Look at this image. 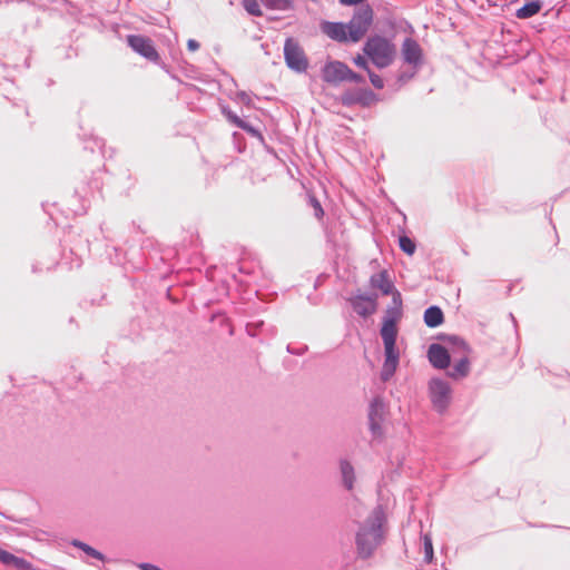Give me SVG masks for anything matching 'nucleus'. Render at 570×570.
Wrapping results in <instances>:
<instances>
[{
    "label": "nucleus",
    "instance_id": "7",
    "mask_svg": "<svg viewBox=\"0 0 570 570\" xmlns=\"http://www.w3.org/2000/svg\"><path fill=\"white\" fill-rule=\"evenodd\" d=\"M450 386L442 380H432L430 382V394L434 407L442 412L450 401Z\"/></svg>",
    "mask_w": 570,
    "mask_h": 570
},
{
    "label": "nucleus",
    "instance_id": "12",
    "mask_svg": "<svg viewBox=\"0 0 570 570\" xmlns=\"http://www.w3.org/2000/svg\"><path fill=\"white\" fill-rule=\"evenodd\" d=\"M370 286L372 289H377L382 295H390L396 288L394 287L393 279L387 269H382L370 277Z\"/></svg>",
    "mask_w": 570,
    "mask_h": 570
},
{
    "label": "nucleus",
    "instance_id": "10",
    "mask_svg": "<svg viewBox=\"0 0 570 570\" xmlns=\"http://www.w3.org/2000/svg\"><path fill=\"white\" fill-rule=\"evenodd\" d=\"M401 55L405 63L417 67L422 62V48L413 38H405L401 46Z\"/></svg>",
    "mask_w": 570,
    "mask_h": 570
},
{
    "label": "nucleus",
    "instance_id": "2",
    "mask_svg": "<svg viewBox=\"0 0 570 570\" xmlns=\"http://www.w3.org/2000/svg\"><path fill=\"white\" fill-rule=\"evenodd\" d=\"M363 53L376 68L384 69L394 63L397 49L392 39L373 35L364 42Z\"/></svg>",
    "mask_w": 570,
    "mask_h": 570
},
{
    "label": "nucleus",
    "instance_id": "22",
    "mask_svg": "<svg viewBox=\"0 0 570 570\" xmlns=\"http://www.w3.org/2000/svg\"><path fill=\"white\" fill-rule=\"evenodd\" d=\"M225 115L227 119L238 128H242L250 132L252 135H257V131L254 128H252L248 124H246L244 120H242L237 115L233 114L232 111H226Z\"/></svg>",
    "mask_w": 570,
    "mask_h": 570
},
{
    "label": "nucleus",
    "instance_id": "13",
    "mask_svg": "<svg viewBox=\"0 0 570 570\" xmlns=\"http://www.w3.org/2000/svg\"><path fill=\"white\" fill-rule=\"evenodd\" d=\"M428 357L431 364L436 368L443 370L450 364V355L446 348L440 344L430 345Z\"/></svg>",
    "mask_w": 570,
    "mask_h": 570
},
{
    "label": "nucleus",
    "instance_id": "15",
    "mask_svg": "<svg viewBox=\"0 0 570 570\" xmlns=\"http://www.w3.org/2000/svg\"><path fill=\"white\" fill-rule=\"evenodd\" d=\"M0 562L17 570H37L26 559L19 558L2 548H0Z\"/></svg>",
    "mask_w": 570,
    "mask_h": 570
},
{
    "label": "nucleus",
    "instance_id": "1",
    "mask_svg": "<svg viewBox=\"0 0 570 570\" xmlns=\"http://www.w3.org/2000/svg\"><path fill=\"white\" fill-rule=\"evenodd\" d=\"M390 295L392 296V303L386 309V318L381 328L385 353V362L381 373L383 381H387L395 373L399 364V352L395 346L397 335L396 322L401 320L403 314L401 293L396 289Z\"/></svg>",
    "mask_w": 570,
    "mask_h": 570
},
{
    "label": "nucleus",
    "instance_id": "19",
    "mask_svg": "<svg viewBox=\"0 0 570 570\" xmlns=\"http://www.w3.org/2000/svg\"><path fill=\"white\" fill-rule=\"evenodd\" d=\"M265 7L272 10L286 11L294 8L293 0H261Z\"/></svg>",
    "mask_w": 570,
    "mask_h": 570
},
{
    "label": "nucleus",
    "instance_id": "9",
    "mask_svg": "<svg viewBox=\"0 0 570 570\" xmlns=\"http://www.w3.org/2000/svg\"><path fill=\"white\" fill-rule=\"evenodd\" d=\"M353 309L361 316L366 317L377 309V296L357 294L350 299Z\"/></svg>",
    "mask_w": 570,
    "mask_h": 570
},
{
    "label": "nucleus",
    "instance_id": "6",
    "mask_svg": "<svg viewBox=\"0 0 570 570\" xmlns=\"http://www.w3.org/2000/svg\"><path fill=\"white\" fill-rule=\"evenodd\" d=\"M127 42L130 48L140 56L150 61L158 60L159 55L149 38L139 35H130L127 37Z\"/></svg>",
    "mask_w": 570,
    "mask_h": 570
},
{
    "label": "nucleus",
    "instance_id": "17",
    "mask_svg": "<svg viewBox=\"0 0 570 570\" xmlns=\"http://www.w3.org/2000/svg\"><path fill=\"white\" fill-rule=\"evenodd\" d=\"M541 8H542L541 1H538V0L529 1L517 10L515 17L519 19H529V18L535 16L537 13H539Z\"/></svg>",
    "mask_w": 570,
    "mask_h": 570
},
{
    "label": "nucleus",
    "instance_id": "30",
    "mask_svg": "<svg viewBox=\"0 0 570 570\" xmlns=\"http://www.w3.org/2000/svg\"><path fill=\"white\" fill-rule=\"evenodd\" d=\"M309 203H311L312 207L314 208L315 216L317 218H321L323 216L324 212H323V208H322L320 202L314 196H311Z\"/></svg>",
    "mask_w": 570,
    "mask_h": 570
},
{
    "label": "nucleus",
    "instance_id": "24",
    "mask_svg": "<svg viewBox=\"0 0 570 570\" xmlns=\"http://www.w3.org/2000/svg\"><path fill=\"white\" fill-rule=\"evenodd\" d=\"M423 550H424V558L426 562H432L433 560V544L432 539L429 534H425L423 537Z\"/></svg>",
    "mask_w": 570,
    "mask_h": 570
},
{
    "label": "nucleus",
    "instance_id": "23",
    "mask_svg": "<svg viewBox=\"0 0 570 570\" xmlns=\"http://www.w3.org/2000/svg\"><path fill=\"white\" fill-rule=\"evenodd\" d=\"M243 6L249 14L255 17L263 16L261 6L257 0H243Z\"/></svg>",
    "mask_w": 570,
    "mask_h": 570
},
{
    "label": "nucleus",
    "instance_id": "25",
    "mask_svg": "<svg viewBox=\"0 0 570 570\" xmlns=\"http://www.w3.org/2000/svg\"><path fill=\"white\" fill-rule=\"evenodd\" d=\"M401 249L407 255H412L415 252V244L407 236H402L399 239Z\"/></svg>",
    "mask_w": 570,
    "mask_h": 570
},
{
    "label": "nucleus",
    "instance_id": "20",
    "mask_svg": "<svg viewBox=\"0 0 570 570\" xmlns=\"http://www.w3.org/2000/svg\"><path fill=\"white\" fill-rule=\"evenodd\" d=\"M341 471H342L343 481H344L345 487L348 490H351L353 488V482H354L353 466L348 462H342Z\"/></svg>",
    "mask_w": 570,
    "mask_h": 570
},
{
    "label": "nucleus",
    "instance_id": "4",
    "mask_svg": "<svg viewBox=\"0 0 570 570\" xmlns=\"http://www.w3.org/2000/svg\"><path fill=\"white\" fill-rule=\"evenodd\" d=\"M373 23V10L370 6L358 8L348 21L350 42H358L367 33Z\"/></svg>",
    "mask_w": 570,
    "mask_h": 570
},
{
    "label": "nucleus",
    "instance_id": "28",
    "mask_svg": "<svg viewBox=\"0 0 570 570\" xmlns=\"http://www.w3.org/2000/svg\"><path fill=\"white\" fill-rule=\"evenodd\" d=\"M341 101L344 106H352L357 104L356 94L345 92L341 97Z\"/></svg>",
    "mask_w": 570,
    "mask_h": 570
},
{
    "label": "nucleus",
    "instance_id": "8",
    "mask_svg": "<svg viewBox=\"0 0 570 570\" xmlns=\"http://www.w3.org/2000/svg\"><path fill=\"white\" fill-rule=\"evenodd\" d=\"M347 68L348 66L342 61H330L322 69L323 80L332 85L346 81Z\"/></svg>",
    "mask_w": 570,
    "mask_h": 570
},
{
    "label": "nucleus",
    "instance_id": "3",
    "mask_svg": "<svg viewBox=\"0 0 570 570\" xmlns=\"http://www.w3.org/2000/svg\"><path fill=\"white\" fill-rule=\"evenodd\" d=\"M383 513L374 510L364 527L356 535L357 552L362 558H368L382 541Z\"/></svg>",
    "mask_w": 570,
    "mask_h": 570
},
{
    "label": "nucleus",
    "instance_id": "29",
    "mask_svg": "<svg viewBox=\"0 0 570 570\" xmlns=\"http://www.w3.org/2000/svg\"><path fill=\"white\" fill-rule=\"evenodd\" d=\"M76 544L78 547H80L85 552L92 556L94 558L102 559V554L99 551L95 550L94 548L89 547L88 544H86V543H76Z\"/></svg>",
    "mask_w": 570,
    "mask_h": 570
},
{
    "label": "nucleus",
    "instance_id": "21",
    "mask_svg": "<svg viewBox=\"0 0 570 570\" xmlns=\"http://www.w3.org/2000/svg\"><path fill=\"white\" fill-rule=\"evenodd\" d=\"M469 360L466 357L461 358L453 366V371L451 372V376L453 377H463L469 373Z\"/></svg>",
    "mask_w": 570,
    "mask_h": 570
},
{
    "label": "nucleus",
    "instance_id": "31",
    "mask_svg": "<svg viewBox=\"0 0 570 570\" xmlns=\"http://www.w3.org/2000/svg\"><path fill=\"white\" fill-rule=\"evenodd\" d=\"M346 81L363 82L364 79L361 75H358V73L354 72L352 69L347 68Z\"/></svg>",
    "mask_w": 570,
    "mask_h": 570
},
{
    "label": "nucleus",
    "instance_id": "33",
    "mask_svg": "<svg viewBox=\"0 0 570 570\" xmlns=\"http://www.w3.org/2000/svg\"><path fill=\"white\" fill-rule=\"evenodd\" d=\"M187 46H188V49L191 51H195L199 48V43L193 39L188 40Z\"/></svg>",
    "mask_w": 570,
    "mask_h": 570
},
{
    "label": "nucleus",
    "instance_id": "27",
    "mask_svg": "<svg viewBox=\"0 0 570 570\" xmlns=\"http://www.w3.org/2000/svg\"><path fill=\"white\" fill-rule=\"evenodd\" d=\"M353 62L361 69H364L366 71L370 70L367 57L365 55H357L353 58Z\"/></svg>",
    "mask_w": 570,
    "mask_h": 570
},
{
    "label": "nucleus",
    "instance_id": "34",
    "mask_svg": "<svg viewBox=\"0 0 570 570\" xmlns=\"http://www.w3.org/2000/svg\"><path fill=\"white\" fill-rule=\"evenodd\" d=\"M363 1L364 0H340V2L345 6L358 4L362 3Z\"/></svg>",
    "mask_w": 570,
    "mask_h": 570
},
{
    "label": "nucleus",
    "instance_id": "11",
    "mask_svg": "<svg viewBox=\"0 0 570 570\" xmlns=\"http://www.w3.org/2000/svg\"><path fill=\"white\" fill-rule=\"evenodd\" d=\"M321 30L334 41L350 42V32L346 23L323 21L321 23Z\"/></svg>",
    "mask_w": 570,
    "mask_h": 570
},
{
    "label": "nucleus",
    "instance_id": "5",
    "mask_svg": "<svg viewBox=\"0 0 570 570\" xmlns=\"http://www.w3.org/2000/svg\"><path fill=\"white\" fill-rule=\"evenodd\" d=\"M284 55L287 66L296 71H304L307 68V59L302 48L293 40L287 39L284 46Z\"/></svg>",
    "mask_w": 570,
    "mask_h": 570
},
{
    "label": "nucleus",
    "instance_id": "16",
    "mask_svg": "<svg viewBox=\"0 0 570 570\" xmlns=\"http://www.w3.org/2000/svg\"><path fill=\"white\" fill-rule=\"evenodd\" d=\"M444 322V315L440 307L431 306L424 312V323L429 327H438Z\"/></svg>",
    "mask_w": 570,
    "mask_h": 570
},
{
    "label": "nucleus",
    "instance_id": "26",
    "mask_svg": "<svg viewBox=\"0 0 570 570\" xmlns=\"http://www.w3.org/2000/svg\"><path fill=\"white\" fill-rule=\"evenodd\" d=\"M367 75H368L371 83L376 89H382L384 87V81H383V79H382V77L380 75L375 73L371 69L367 71Z\"/></svg>",
    "mask_w": 570,
    "mask_h": 570
},
{
    "label": "nucleus",
    "instance_id": "32",
    "mask_svg": "<svg viewBox=\"0 0 570 570\" xmlns=\"http://www.w3.org/2000/svg\"><path fill=\"white\" fill-rule=\"evenodd\" d=\"M383 404L380 400H374L371 404V413L370 419L372 422H374V415L377 413L379 410H382Z\"/></svg>",
    "mask_w": 570,
    "mask_h": 570
},
{
    "label": "nucleus",
    "instance_id": "18",
    "mask_svg": "<svg viewBox=\"0 0 570 570\" xmlns=\"http://www.w3.org/2000/svg\"><path fill=\"white\" fill-rule=\"evenodd\" d=\"M357 104L363 107H370L375 104L379 99L376 95L370 89H362L356 92Z\"/></svg>",
    "mask_w": 570,
    "mask_h": 570
},
{
    "label": "nucleus",
    "instance_id": "14",
    "mask_svg": "<svg viewBox=\"0 0 570 570\" xmlns=\"http://www.w3.org/2000/svg\"><path fill=\"white\" fill-rule=\"evenodd\" d=\"M0 562L17 570H37L26 559L19 558L2 548H0Z\"/></svg>",
    "mask_w": 570,
    "mask_h": 570
}]
</instances>
